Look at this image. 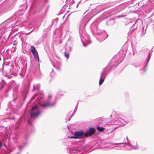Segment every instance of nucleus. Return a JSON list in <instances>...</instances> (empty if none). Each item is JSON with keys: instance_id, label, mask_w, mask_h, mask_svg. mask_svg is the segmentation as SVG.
Returning <instances> with one entry per match:
<instances>
[{"instance_id": "nucleus-17", "label": "nucleus", "mask_w": 154, "mask_h": 154, "mask_svg": "<svg viewBox=\"0 0 154 154\" xmlns=\"http://www.w3.org/2000/svg\"><path fill=\"white\" fill-rule=\"evenodd\" d=\"M2 146V143L1 142H0V147H1Z\"/></svg>"}, {"instance_id": "nucleus-16", "label": "nucleus", "mask_w": 154, "mask_h": 154, "mask_svg": "<svg viewBox=\"0 0 154 154\" xmlns=\"http://www.w3.org/2000/svg\"><path fill=\"white\" fill-rule=\"evenodd\" d=\"M51 97V96L50 95H48V98H50Z\"/></svg>"}, {"instance_id": "nucleus-8", "label": "nucleus", "mask_w": 154, "mask_h": 154, "mask_svg": "<svg viewBox=\"0 0 154 154\" xmlns=\"http://www.w3.org/2000/svg\"><path fill=\"white\" fill-rule=\"evenodd\" d=\"M30 49H31V51L32 52V53H33L36 51L35 49V48L33 46H32L31 47Z\"/></svg>"}, {"instance_id": "nucleus-13", "label": "nucleus", "mask_w": 154, "mask_h": 154, "mask_svg": "<svg viewBox=\"0 0 154 154\" xmlns=\"http://www.w3.org/2000/svg\"><path fill=\"white\" fill-rule=\"evenodd\" d=\"M69 138H73V139H78L79 138L78 137H69Z\"/></svg>"}, {"instance_id": "nucleus-5", "label": "nucleus", "mask_w": 154, "mask_h": 154, "mask_svg": "<svg viewBox=\"0 0 154 154\" xmlns=\"http://www.w3.org/2000/svg\"><path fill=\"white\" fill-rule=\"evenodd\" d=\"M3 65L2 66L3 68L1 69V70L4 73H5L6 74H9L10 72V70L9 69L6 68L4 69L3 67Z\"/></svg>"}, {"instance_id": "nucleus-12", "label": "nucleus", "mask_w": 154, "mask_h": 154, "mask_svg": "<svg viewBox=\"0 0 154 154\" xmlns=\"http://www.w3.org/2000/svg\"><path fill=\"white\" fill-rule=\"evenodd\" d=\"M64 55L68 59L69 58V54L68 53L65 52H64Z\"/></svg>"}, {"instance_id": "nucleus-10", "label": "nucleus", "mask_w": 154, "mask_h": 154, "mask_svg": "<svg viewBox=\"0 0 154 154\" xmlns=\"http://www.w3.org/2000/svg\"><path fill=\"white\" fill-rule=\"evenodd\" d=\"M38 108V107L37 106H34L33 107H32V109L31 112H32L33 111H34L35 109H37Z\"/></svg>"}, {"instance_id": "nucleus-14", "label": "nucleus", "mask_w": 154, "mask_h": 154, "mask_svg": "<svg viewBox=\"0 0 154 154\" xmlns=\"http://www.w3.org/2000/svg\"><path fill=\"white\" fill-rule=\"evenodd\" d=\"M134 148L135 149H138V146L136 145V146H134Z\"/></svg>"}, {"instance_id": "nucleus-6", "label": "nucleus", "mask_w": 154, "mask_h": 154, "mask_svg": "<svg viewBox=\"0 0 154 154\" xmlns=\"http://www.w3.org/2000/svg\"><path fill=\"white\" fill-rule=\"evenodd\" d=\"M34 55L35 58L37 59L38 61H39V57L38 52L37 51H36L33 53H32Z\"/></svg>"}, {"instance_id": "nucleus-1", "label": "nucleus", "mask_w": 154, "mask_h": 154, "mask_svg": "<svg viewBox=\"0 0 154 154\" xmlns=\"http://www.w3.org/2000/svg\"><path fill=\"white\" fill-rule=\"evenodd\" d=\"M55 102H51L49 101L44 103L42 104H40V105L44 107H51L54 106L55 104Z\"/></svg>"}, {"instance_id": "nucleus-15", "label": "nucleus", "mask_w": 154, "mask_h": 154, "mask_svg": "<svg viewBox=\"0 0 154 154\" xmlns=\"http://www.w3.org/2000/svg\"><path fill=\"white\" fill-rule=\"evenodd\" d=\"M17 44V42L16 41H14V45H16Z\"/></svg>"}, {"instance_id": "nucleus-9", "label": "nucleus", "mask_w": 154, "mask_h": 154, "mask_svg": "<svg viewBox=\"0 0 154 154\" xmlns=\"http://www.w3.org/2000/svg\"><path fill=\"white\" fill-rule=\"evenodd\" d=\"M104 129V128L100 127H98L97 128V129L99 131H103Z\"/></svg>"}, {"instance_id": "nucleus-2", "label": "nucleus", "mask_w": 154, "mask_h": 154, "mask_svg": "<svg viewBox=\"0 0 154 154\" xmlns=\"http://www.w3.org/2000/svg\"><path fill=\"white\" fill-rule=\"evenodd\" d=\"M95 130L93 128H91L84 134V136L86 137H88L89 136H91L95 132Z\"/></svg>"}, {"instance_id": "nucleus-3", "label": "nucleus", "mask_w": 154, "mask_h": 154, "mask_svg": "<svg viewBox=\"0 0 154 154\" xmlns=\"http://www.w3.org/2000/svg\"><path fill=\"white\" fill-rule=\"evenodd\" d=\"M84 134V131L82 130H80L74 133V135L76 137L82 135Z\"/></svg>"}, {"instance_id": "nucleus-7", "label": "nucleus", "mask_w": 154, "mask_h": 154, "mask_svg": "<svg viewBox=\"0 0 154 154\" xmlns=\"http://www.w3.org/2000/svg\"><path fill=\"white\" fill-rule=\"evenodd\" d=\"M104 81V78H103L102 75H101L99 81V85H101L103 83Z\"/></svg>"}, {"instance_id": "nucleus-11", "label": "nucleus", "mask_w": 154, "mask_h": 154, "mask_svg": "<svg viewBox=\"0 0 154 154\" xmlns=\"http://www.w3.org/2000/svg\"><path fill=\"white\" fill-rule=\"evenodd\" d=\"M16 50V47H12L11 49V51L13 52H14Z\"/></svg>"}, {"instance_id": "nucleus-4", "label": "nucleus", "mask_w": 154, "mask_h": 154, "mask_svg": "<svg viewBox=\"0 0 154 154\" xmlns=\"http://www.w3.org/2000/svg\"><path fill=\"white\" fill-rule=\"evenodd\" d=\"M40 113V112L38 111L36 112L31 113V116L32 117L36 118L39 115Z\"/></svg>"}]
</instances>
